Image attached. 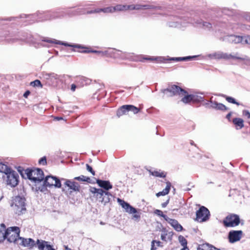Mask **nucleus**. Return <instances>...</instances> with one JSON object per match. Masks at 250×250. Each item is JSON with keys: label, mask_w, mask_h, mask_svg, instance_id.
Returning a JSON list of instances; mask_svg holds the SVG:
<instances>
[{"label": "nucleus", "mask_w": 250, "mask_h": 250, "mask_svg": "<svg viewBox=\"0 0 250 250\" xmlns=\"http://www.w3.org/2000/svg\"><path fill=\"white\" fill-rule=\"evenodd\" d=\"M21 174L34 183L36 187H39L44 179L43 172L40 168H27L24 170V173Z\"/></svg>", "instance_id": "nucleus-1"}, {"label": "nucleus", "mask_w": 250, "mask_h": 250, "mask_svg": "<svg viewBox=\"0 0 250 250\" xmlns=\"http://www.w3.org/2000/svg\"><path fill=\"white\" fill-rule=\"evenodd\" d=\"M89 191L93 194V196L100 203L105 205L109 203L112 197V194L107 191H104L102 188H97L90 187Z\"/></svg>", "instance_id": "nucleus-2"}, {"label": "nucleus", "mask_w": 250, "mask_h": 250, "mask_svg": "<svg viewBox=\"0 0 250 250\" xmlns=\"http://www.w3.org/2000/svg\"><path fill=\"white\" fill-rule=\"evenodd\" d=\"M39 187H36L37 190H40L42 192L44 191L46 187H55L56 188H61L62 186L61 182L60 179L55 176H47L45 177L44 181L41 183Z\"/></svg>", "instance_id": "nucleus-3"}, {"label": "nucleus", "mask_w": 250, "mask_h": 250, "mask_svg": "<svg viewBox=\"0 0 250 250\" xmlns=\"http://www.w3.org/2000/svg\"><path fill=\"white\" fill-rule=\"evenodd\" d=\"M25 199L22 196H15L13 200L11 207L15 213L20 215L26 210Z\"/></svg>", "instance_id": "nucleus-4"}, {"label": "nucleus", "mask_w": 250, "mask_h": 250, "mask_svg": "<svg viewBox=\"0 0 250 250\" xmlns=\"http://www.w3.org/2000/svg\"><path fill=\"white\" fill-rule=\"evenodd\" d=\"M20 229L17 227H11L6 229L5 239L9 242H13L17 245L20 237Z\"/></svg>", "instance_id": "nucleus-5"}, {"label": "nucleus", "mask_w": 250, "mask_h": 250, "mask_svg": "<svg viewBox=\"0 0 250 250\" xmlns=\"http://www.w3.org/2000/svg\"><path fill=\"white\" fill-rule=\"evenodd\" d=\"M3 178L7 185L11 187H15L18 184L19 175L16 171L12 169L5 175H3Z\"/></svg>", "instance_id": "nucleus-6"}, {"label": "nucleus", "mask_w": 250, "mask_h": 250, "mask_svg": "<svg viewBox=\"0 0 250 250\" xmlns=\"http://www.w3.org/2000/svg\"><path fill=\"white\" fill-rule=\"evenodd\" d=\"M161 92L167 97L174 96H180L181 94L184 93V89L176 85H169L167 88L162 89Z\"/></svg>", "instance_id": "nucleus-7"}, {"label": "nucleus", "mask_w": 250, "mask_h": 250, "mask_svg": "<svg viewBox=\"0 0 250 250\" xmlns=\"http://www.w3.org/2000/svg\"><path fill=\"white\" fill-rule=\"evenodd\" d=\"M117 202L119 205L125 209V212L129 214H134L133 215V218L136 219H140V215L136 214L137 211L135 208L130 205L128 203L120 198L117 199Z\"/></svg>", "instance_id": "nucleus-8"}, {"label": "nucleus", "mask_w": 250, "mask_h": 250, "mask_svg": "<svg viewBox=\"0 0 250 250\" xmlns=\"http://www.w3.org/2000/svg\"><path fill=\"white\" fill-rule=\"evenodd\" d=\"M223 223L225 227H233L239 225L240 219L238 215L231 214L226 217L223 221Z\"/></svg>", "instance_id": "nucleus-9"}, {"label": "nucleus", "mask_w": 250, "mask_h": 250, "mask_svg": "<svg viewBox=\"0 0 250 250\" xmlns=\"http://www.w3.org/2000/svg\"><path fill=\"white\" fill-rule=\"evenodd\" d=\"M209 215L208 209L202 206L196 211V220L200 222H205L209 219Z\"/></svg>", "instance_id": "nucleus-10"}, {"label": "nucleus", "mask_w": 250, "mask_h": 250, "mask_svg": "<svg viewBox=\"0 0 250 250\" xmlns=\"http://www.w3.org/2000/svg\"><path fill=\"white\" fill-rule=\"evenodd\" d=\"M247 39V36H241L231 35L225 37V40L228 41L230 43H241L243 44H247L245 41Z\"/></svg>", "instance_id": "nucleus-11"}, {"label": "nucleus", "mask_w": 250, "mask_h": 250, "mask_svg": "<svg viewBox=\"0 0 250 250\" xmlns=\"http://www.w3.org/2000/svg\"><path fill=\"white\" fill-rule=\"evenodd\" d=\"M206 105L217 110L225 111L228 110V108L223 104L213 101V97L210 98L208 103H207Z\"/></svg>", "instance_id": "nucleus-12"}, {"label": "nucleus", "mask_w": 250, "mask_h": 250, "mask_svg": "<svg viewBox=\"0 0 250 250\" xmlns=\"http://www.w3.org/2000/svg\"><path fill=\"white\" fill-rule=\"evenodd\" d=\"M17 245L32 249L33 247L37 245V242H35V241L31 238H24L21 237L18 240Z\"/></svg>", "instance_id": "nucleus-13"}, {"label": "nucleus", "mask_w": 250, "mask_h": 250, "mask_svg": "<svg viewBox=\"0 0 250 250\" xmlns=\"http://www.w3.org/2000/svg\"><path fill=\"white\" fill-rule=\"evenodd\" d=\"M242 230H231L229 233V239L230 243H233L239 241L242 237Z\"/></svg>", "instance_id": "nucleus-14"}, {"label": "nucleus", "mask_w": 250, "mask_h": 250, "mask_svg": "<svg viewBox=\"0 0 250 250\" xmlns=\"http://www.w3.org/2000/svg\"><path fill=\"white\" fill-rule=\"evenodd\" d=\"M37 246L39 250H55L48 242L38 239Z\"/></svg>", "instance_id": "nucleus-15"}, {"label": "nucleus", "mask_w": 250, "mask_h": 250, "mask_svg": "<svg viewBox=\"0 0 250 250\" xmlns=\"http://www.w3.org/2000/svg\"><path fill=\"white\" fill-rule=\"evenodd\" d=\"M62 180L64 181V185L65 187H67L69 188V189L72 190L74 191H79L80 186L79 184L74 181L66 180L62 178Z\"/></svg>", "instance_id": "nucleus-16"}, {"label": "nucleus", "mask_w": 250, "mask_h": 250, "mask_svg": "<svg viewBox=\"0 0 250 250\" xmlns=\"http://www.w3.org/2000/svg\"><path fill=\"white\" fill-rule=\"evenodd\" d=\"M96 183L103 189L104 191H107L112 188V185L110 184L109 181H104L100 179L96 180Z\"/></svg>", "instance_id": "nucleus-17"}, {"label": "nucleus", "mask_w": 250, "mask_h": 250, "mask_svg": "<svg viewBox=\"0 0 250 250\" xmlns=\"http://www.w3.org/2000/svg\"><path fill=\"white\" fill-rule=\"evenodd\" d=\"M42 41L45 42H47L48 43H55V44H60L63 45L64 46H72V47H73L75 48H80V49H81V48L83 49L84 48V47L81 46L80 45H70V44H68L67 43L61 42L60 41H57V40H54V39L53 40V39H44L42 40Z\"/></svg>", "instance_id": "nucleus-18"}, {"label": "nucleus", "mask_w": 250, "mask_h": 250, "mask_svg": "<svg viewBox=\"0 0 250 250\" xmlns=\"http://www.w3.org/2000/svg\"><path fill=\"white\" fill-rule=\"evenodd\" d=\"M226 53L221 52V51H217L211 54H209L208 55V57L210 59H214V60H219V59H224L225 60Z\"/></svg>", "instance_id": "nucleus-19"}, {"label": "nucleus", "mask_w": 250, "mask_h": 250, "mask_svg": "<svg viewBox=\"0 0 250 250\" xmlns=\"http://www.w3.org/2000/svg\"><path fill=\"white\" fill-rule=\"evenodd\" d=\"M166 221L170 224L176 230L180 231L182 230L183 228L182 226L178 223L177 220L168 217L167 219H166Z\"/></svg>", "instance_id": "nucleus-20"}, {"label": "nucleus", "mask_w": 250, "mask_h": 250, "mask_svg": "<svg viewBox=\"0 0 250 250\" xmlns=\"http://www.w3.org/2000/svg\"><path fill=\"white\" fill-rule=\"evenodd\" d=\"M62 76L58 75L55 73L47 74L46 75V78L52 81L53 83H57L61 80Z\"/></svg>", "instance_id": "nucleus-21"}, {"label": "nucleus", "mask_w": 250, "mask_h": 250, "mask_svg": "<svg viewBox=\"0 0 250 250\" xmlns=\"http://www.w3.org/2000/svg\"><path fill=\"white\" fill-rule=\"evenodd\" d=\"M184 93L180 94V97H183L181 101L185 104H189L192 102L191 94H188V92L184 90Z\"/></svg>", "instance_id": "nucleus-22"}, {"label": "nucleus", "mask_w": 250, "mask_h": 250, "mask_svg": "<svg viewBox=\"0 0 250 250\" xmlns=\"http://www.w3.org/2000/svg\"><path fill=\"white\" fill-rule=\"evenodd\" d=\"M81 52L83 53H89L92 52L96 54H101L102 56L106 55L107 54H112L115 53V51L114 50H112L111 52H109L108 51H97V50H83L80 51Z\"/></svg>", "instance_id": "nucleus-23"}, {"label": "nucleus", "mask_w": 250, "mask_h": 250, "mask_svg": "<svg viewBox=\"0 0 250 250\" xmlns=\"http://www.w3.org/2000/svg\"><path fill=\"white\" fill-rule=\"evenodd\" d=\"M195 56H187L184 57H173L169 58L167 59L168 61H188L191 60L192 59L195 58Z\"/></svg>", "instance_id": "nucleus-24"}, {"label": "nucleus", "mask_w": 250, "mask_h": 250, "mask_svg": "<svg viewBox=\"0 0 250 250\" xmlns=\"http://www.w3.org/2000/svg\"><path fill=\"white\" fill-rule=\"evenodd\" d=\"M242 55L238 53L228 54L226 53L225 60L234 59L240 61Z\"/></svg>", "instance_id": "nucleus-25"}, {"label": "nucleus", "mask_w": 250, "mask_h": 250, "mask_svg": "<svg viewBox=\"0 0 250 250\" xmlns=\"http://www.w3.org/2000/svg\"><path fill=\"white\" fill-rule=\"evenodd\" d=\"M171 187V183L169 182H167V186L165 189L163 190V191L159 192L156 194V196L157 197H159L160 196H164L167 194L169 192Z\"/></svg>", "instance_id": "nucleus-26"}, {"label": "nucleus", "mask_w": 250, "mask_h": 250, "mask_svg": "<svg viewBox=\"0 0 250 250\" xmlns=\"http://www.w3.org/2000/svg\"><path fill=\"white\" fill-rule=\"evenodd\" d=\"M128 105H124L121 106L117 111V115L119 117L126 114L128 111Z\"/></svg>", "instance_id": "nucleus-27"}, {"label": "nucleus", "mask_w": 250, "mask_h": 250, "mask_svg": "<svg viewBox=\"0 0 250 250\" xmlns=\"http://www.w3.org/2000/svg\"><path fill=\"white\" fill-rule=\"evenodd\" d=\"M6 228L4 224H0V242L5 239L6 237Z\"/></svg>", "instance_id": "nucleus-28"}, {"label": "nucleus", "mask_w": 250, "mask_h": 250, "mask_svg": "<svg viewBox=\"0 0 250 250\" xmlns=\"http://www.w3.org/2000/svg\"><path fill=\"white\" fill-rule=\"evenodd\" d=\"M203 94L201 93L200 95L198 94H191L192 96V102L194 103H198L203 100V97L201 96Z\"/></svg>", "instance_id": "nucleus-29"}, {"label": "nucleus", "mask_w": 250, "mask_h": 250, "mask_svg": "<svg viewBox=\"0 0 250 250\" xmlns=\"http://www.w3.org/2000/svg\"><path fill=\"white\" fill-rule=\"evenodd\" d=\"M233 123L236 126H239V128H242L244 126V121L241 118H234L233 120Z\"/></svg>", "instance_id": "nucleus-30"}, {"label": "nucleus", "mask_w": 250, "mask_h": 250, "mask_svg": "<svg viewBox=\"0 0 250 250\" xmlns=\"http://www.w3.org/2000/svg\"><path fill=\"white\" fill-rule=\"evenodd\" d=\"M11 168L8 167L7 165L0 163V172L3 173L4 175L7 173Z\"/></svg>", "instance_id": "nucleus-31"}, {"label": "nucleus", "mask_w": 250, "mask_h": 250, "mask_svg": "<svg viewBox=\"0 0 250 250\" xmlns=\"http://www.w3.org/2000/svg\"><path fill=\"white\" fill-rule=\"evenodd\" d=\"M169 26L170 27H180L181 26H185V22L182 21H176L175 22H170L169 23Z\"/></svg>", "instance_id": "nucleus-32"}, {"label": "nucleus", "mask_w": 250, "mask_h": 250, "mask_svg": "<svg viewBox=\"0 0 250 250\" xmlns=\"http://www.w3.org/2000/svg\"><path fill=\"white\" fill-rule=\"evenodd\" d=\"M149 172L152 175L156 177H165L166 176L165 173L163 172H161L160 170H149Z\"/></svg>", "instance_id": "nucleus-33"}, {"label": "nucleus", "mask_w": 250, "mask_h": 250, "mask_svg": "<svg viewBox=\"0 0 250 250\" xmlns=\"http://www.w3.org/2000/svg\"><path fill=\"white\" fill-rule=\"evenodd\" d=\"M168 235V238L170 239V237L172 236V234L171 232L167 233V231L164 229L162 230V233L161 234V238L163 241H167V236Z\"/></svg>", "instance_id": "nucleus-34"}, {"label": "nucleus", "mask_w": 250, "mask_h": 250, "mask_svg": "<svg viewBox=\"0 0 250 250\" xmlns=\"http://www.w3.org/2000/svg\"><path fill=\"white\" fill-rule=\"evenodd\" d=\"M74 179L78 181L91 183V179L89 177L85 176L84 175H81L80 176L76 177L74 178Z\"/></svg>", "instance_id": "nucleus-35"}, {"label": "nucleus", "mask_w": 250, "mask_h": 250, "mask_svg": "<svg viewBox=\"0 0 250 250\" xmlns=\"http://www.w3.org/2000/svg\"><path fill=\"white\" fill-rule=\"evenodd\" d=\"M114 12L116 11H126V5L118 4L114 6Z\"/></svg>", "instance_id": "nucleus-36"}, {"label": "nucleus", "mask_w": 250, "mask_h": 250, "mask_svg": "<svg viewBox=\"0 0 250 250\" xmlns=\"http://www.w3.org/2000/svg\"><path fill=\"white\" fill-rule=\"evenodd\" d=\"M240 61H242L243 64L250 66V58L247 56L242 55L241 60Z\"/></svg>", "instance_id": "nucleus-37"}, {"label": "nucleus", "mask_w": 250, "mask_h": 250, "mask_svg": "<svg viewBox=\"0 0 250 250\" xmlns=\"http://www.w3.org/2000/svg\"><path fill=\"white\" fill-rule=\"evenodd\" d=\"M100 10L101 11V12H104L105 13L114 12V6H110L104 8H101Z\"/></svg>", "instance_id": "nucleus-38"}, {"label": "nucleus", "mask_w": 250, "mask_h": 250, "mask_svg": "<svg viewBox=\"0 0 250 250\" xmlns=\"http://www.w3.org/2000/svg\"><path fill=\"white\" fill-rule=\"evenodd\" d=\"M197 23L202 25L206 29H209L211 27V24L208 22L200 21Z\"/></svg>", "instance_id": "nucleus-39"}, {"label": "nucleus", "mask_w": 250, "mask_h": 250, "mask_svg": "<svg viewBox=\"0 0 250 250\" xmlns=\"http://www.w3.org/2000/svg\"><path fill=\"white\" fill-rule=\"evenodd\" d=\"M128 111H132L134 114L137 113L139 109L136 106L132 105H128Z\"/></svg>", "instance_id": "nucleus-40"}, {"label": "nucleus", "mask_w": 250, "mask_h": 250, "mask_svg": "<svg viewBox=\"0 0 250 250\" xmlns=\"http://www.w3.org/2000/svg\"><path fill=\"white\" fill-rule=\"evenodd\" d=\"M179 242L183 247H186L187 245V241L184 236L180 235L178 237Z\"/></svg>", "instance_id": "nucleus-41"}, {"label": "nucleus", "mask_w": 250, "mask_h": 250, "mask_svg": "<svg viewBox=\"0 0 250 250\" xmlns=\"http://www.w3.org/2000/svg\"><path fill=\"white\" fill-rule=\"evenodd\" d=\"M154 213L158 216L163 217L166 221V219H167L168 218V217L167 215L164 214L163 212L160 210L156 209L154 210Z\"/></svg>", "instance_id": "nucleus-42"}, {"label": "nucleus", "mask_w": 250, "mask_h": 250, "mask_svg": "<svg viewBox=\"0 0 250 250\" xmlns=\"http://www.w3.org/2000/svg\"><path fill=\"white\" fill-rule=\"evenodd\" d=\"M226 99L228 102L230 103L234 104L237 105H240V104L237 102L236 100L231 97L226 96Z\"/></svg>", "instance_id": "nucleus-43"}, {"label": "nucleus", "mask_w": 250, "mask_h": 250, "mask_svg": "<svg viewBox=\"0 0 250 250\" xmlns=\"http://www.w3.org/2000/svg\"><path fill=\"white\" fill-rule=\"evenodd\" d=\"M150 6L147 5H141V4H136L135 5V10H140L142 9H148L149 8Z\"/></svg>", "instance_id": "nucleus-44"}, {"label": "nucleus", "mask_w": 250, "mask_h": 250, "mask_svg": "<svg viewBox=\"0 0 250 250\" xmlns=\"http://www.w3.org/2000/svg\"><path fill=\"white\" fill-rule=\"evenodd\" d=\"M30 84H31V85H32L33 86L42 87V84L41 82L38 80H36L33 82H32Z\"/></svg>", "instance_id": "nucleus-45"}, {"label": "nucleus", "mask_w": 250, "mask_h": 250, "mask_svg": "<svg viewBox=\"0 0 250 250\" xmlns=\"http://www.w3.org/2000/svg\"><path fill=\"white\" fill-rule=\"evenodd\" d=\"M100 10H101V8H97L93 10L88 11L86 12V14H93V13H100L101 12V11Z\"/></svg>", "instance_id": "nucleus-46"}, {"label": "nucleus", "mask_w": 250, "mask_h": 250, "mask_svg": "<svg viewBox=\"0 0 250 250\" xmlns=\"http://www.w3.org/2000/svg\"><path fill=\"white\" fill-rule=\"evenodd\" d=\"M86 167L87 171H89L93 175H95V171L93 170L92 167L91 166L88 164H86Z\"/></svg>", "instance_id": "nucleus-47"}, {"label": "nucleus", "mask_w": 250, "mask_h": 250, "mask_svg": "<svg viewBox=\"0 0 250 250\" xmlns=\"http://www.w3.org/2000/svg\"><path fill=\"white\" fill-rule=\"evenodd\" d=\"M39 163L40 165H45L46 164V159L45 157H43L40 159Z\"/></svg>", "instance_id": "nucleus-48"}, {"label": "nucleus", "mask_w": 250, "mask_h": 250, "mask_svg": "<svg viewBox=\"0 0 250 250\" xmlns=\"http://www.w3.org/2000/svg\"><path fill=\"white\" fill-rule=\"evenodd\" d=\"M154 61H157L158 62H163L165 61H168L167 59H166L164 57H154Z\"/></svg>", "instance_id": "nucleus-49"}, {"label": "nucleus", "mask_w": 250, "mask_h": 250, "mask_svg": "<svg viewBox=\"0 0 250 250\" xmlns=\"http://www.w3.org/2000/svg\"><path fill=\"white\" fill-rule=\"evenodd\" d=\"M155 242H156V241L155 240H153L152 242H151V250H156V249H157V247L155 246Z\"/></svg>", "instance_id": "nucleus-50"}, {"label": "nucleus", "mask_w": 250, "mask_h": 250, "mask_svg": "<svg viewBox=\"0 0 250 250\" xmlns=\"http://www.w3.org/2000/svg\"><path fill=\"white\" fill-rule=\"evenodd\" d=\"M126 11L128 10H135V5L132 4V5H126Z\"/></svg>", "instance_id": "nucleus-51"}, {"label": "nucleus", "mask_w": 250, "mask_h": 250, "mask_svg": "<svg viewBox=\"0 0 250 250\" xmlns=\"http://www.w3.org/2000/svg\"><path fill=\"white\" fill-rule=\"evenodd\" d=\"M243 114L244 116H246L248 118L250 119V112L248 110H244Z\"/></svg>", "instance_id": "nucleus-52"}, {"label": "nucleus", "mask_w": 250, "mask_h": 250, "mask_svg": "<svg viewBox=\"0 0 250 250\" xmlns=\"http://www.w3.org/2000/svg\"><path fill=\"white\" fill-rule=\"evenodd\" d=\"M206 247H208V249H209V250H220V249H217L212 245H207Z\"/></svg>", "instance_id": "nucleus-53"}, {"label": "nucleus", "mask_w": 250, "mask_h": 250, "mask_svg": "<svg viewBox=\"0 0 250 250\" xmlns=\"http://www.w3.org/2000/svg\"><path fill=\"white\" fill-rule=\"evenodd\" d=\"M207 245H210L208 244H206L202 245V249L203 250H209V249H208V247H206V246H207Z\"/></svg>", "instance_id": "nucleus-54"}, {"label": "nucleus", "mask_w": 250, "mask_h": 250, "mask_svg": "<svg viewBox=\"0 0 250 250\" xmlns=\"http://www.w3.org/2000/svg\"><path fill=\"white\" fill-rule=\"evenodd\" d=\"M143 59L144 60H146L154 61V57H144Z\"/></svg>", "instance_id": "nucleus-55"}, {"label": "nucleus", "mask_w": 250, "mask_h": 250, "mask_svg": "<svg viewBox=\"0 0 250 250\" xmlns=\"http://www.w3.org/2000/svg\"><path fill=\"white\" fill-rule=\"evenodd\" d=\"M76 86L75 84H72L71 86V90L72 91H74L76 89Z\"/></svg>", "instance_id": "nucleus-56"}, {"label": "nucleus", "mask_w": 250, "mask_h": 250, "mask_svg": "<svg viewBox=\"0 0 250 250\" xmlns=\"http://www.w3.org/2000/svg\"><path fill=\"white\" fill-rule=\"evenodd\" d=\"M30 92L29 91H26L23 94V96L25 98H27V96L29 95Z\"/></svg>", "instance_id": "nucleus-57"}, {"label": "nucleus", "mask_w": 250, "mask_h": 250, "mask_svg": "<svg viewBox=\"0 0 250 250\" xmlns=\"http://www.w3.org/2000/svg\"><path fill=\"white\" fill-rule=\"evenodd\" d=\"M246 43L250 44V36H247V39L245 41Z\"/></svg>", "instance_id": "nucleus-58"}, {"label": "nucleus", "mask_w": 250, "mask_h": 250, "mask_svg": "<svg viewBox=\"0 0 250 250\" xmlns=\"http://www.w3.org/2000/svg\"><path fill=\"white\" fill-rule=\"evenodd\" d=\"M168 200H167V202H165V203H163L162 204V206L163 208H165L167 205L168 204Z\"/></svg>", "instance_id": "nucleus-59"}, {"label": "nucleus", "mask_w": 250, "mask_h": 250, "mask_svg": "<svg viewBox=\"0 0 250 250\" xmlns=\"http://www.w3.org/2000/svg\"><path fill=\"white\" fill-rule=\"evenodd\" d=\"M155 244H156V245L157 247H162V245H161V242L160 241H157L155 242Z\"/></svg>", "instance_id": "nucleus-60"}, {"label": "nucleus", "mask_w": 250, "mask_h": 250, "mask_svg": "<svg viewBox=\"0 0 250 250\" xmlns=\"http://www.w3.org/2000/svg\"><path fill=\"white\" fill-rule=\"evenodd\" d=\"M128 55H129V54H125V56L121 57V58L123 59H129V57L127 56Z\"/></svg>", "instance_id": "nucleus-61"}, {"label": "nucleus", "mask_w": 250, "mask_h": 250, "mask_svg": "<svg viewBox=\"0 0 250 250\" xmlns=\"http://www.w3.org/2000/svg\"><path fill=\"white\" fill-rule=\"evenodd\" d=\"M245 19L247 20V21H250V14L249 15H247L245 17Z\"/></svg>", "instance_id": "nucleus-62"}, {"label": "nucleus", "mask_w": 250, "mask_h": 250, "mask_svg": "<svg viewBox=\"0 0 250 250\" xmlns=\"http://www.w3.org/2000/svg\"><path fill=\"white\" fill-rule=\"evenodd\" d=\"M231 116V113L230 112L229 113V114H227V118L228 119H229V118H230Z\"/></svg>", "instance_id": "nucleus-63"}, {"label": "nucleus", "mask_w": 250, "mask_h": 250, "mask_svg": "<svg viewBox=\"0 0 250 250\" xmlns=\"http://www.w3.org/2000/svg\"><path fill=\"white\" fill-rule=\"evenodd\" d=\"M181 250H189V249L187 247V246H186V247H183V248Z\"/></svg>", "instance_id": "nucleus-64"}]
</instances>
